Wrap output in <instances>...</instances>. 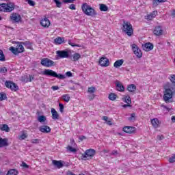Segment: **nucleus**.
Instances as JSON below:
<instances>
[{"instance_id": "c9c22d12", "label": "nucleus", "mask_w": 175, "mask_h": 175, "mask_svg": "<svg viewBox=\"0 0 175 175\" xmlns=\"http://www.w3.org/2000/svg\"><path fill=\"white\" fill-rule=\"evenodd\" d=\"M0 12H5L6 13V3L0 4Z\"/></svg>"}, {"instance_id": "13d9d810", "label": "nucleus", "mask_w": 175, "mask_h": 175, "mask_svg": "<svg viewBox=\"0 0 175 175\" xmlns=\"http://www.w3.org/2000/svg\"><path fill=\"white\" fill-rule=\"evenodd\" d=\"M111 155H113L114 157H116V155H118V151L117 150H113L111 153Z\"/></svg>"}, {"instance_id": "7ed1b4c3", "label": "nucleus", "mask_w": 175, "mask_h": 175, "mask_svg": "<svg viewBox=\"0 0 175 175\" xmlns=\"http://www.w3.org/2000/svg\"><path fill=\"white\" fill-rule=\"evenodd\" d=\"M82 11L86 16H91L94 17V16H96V12H95V9L92 8L90 5L87 3H83L81 6Z\"/></svg>"}, {"instance_id": "603ef678", "label": "nucleus", "mask_w": 175, "mask_h": 175, "mask_svg": "<svg viewBox=\"0 0 175 175\" xmlns=\"http://www.w3.org/2000/svg\"><path fill=\"white\" fill-rule=\"evenodd\" d=\"M59 111L60 113H64V105L62 103H59Z\"/></svg>"}, {"instance_id": "052dcab7", "label": "nucleus", "mask_w": 175, "mask_h": 175, "mask_svg": "<svg viewBox=\"0 0 175 175\" xmlns=\"http://www.w3.org/2000/svg\"><path fill=\"white\" fill-rule=\"evenodd\" d=\"M51 90H53V91H57V90H59V87H58V86H52Z\"/></svg>"}, {"instance_id": "2eb2a0df", "label": "nucleus", "mask_w": 175, "mask_h": 175, "mask_svg": "<svg viewBox=\"0 0 175 175\" xmlns=\"http://www.w3.org/2000/svg\"><path fill=\"white\" fill-rule=\"evenodd\" d=\"M5 10L6 13H10V12H13V10H14V3L12 2L5 3Z\"/></svg>"}, {"instance_id": "c756f323", "label": "nucleus", "mask_w": 175, "mask_h": 175, "mask_svg": "<svg viewBox=\"0 0 175 175\" xmlns=\"http://www.w3.org/2000/svg\"><path fill=\"white\" fill-rule=\"evenodd\" d=\"M127 90L128 91H129V92H135V91H136V85H135L134 84L129 85L127 87Z\"/></svg>"}, {"instance_id": "f257e3e1", "label": "nucleus", "mask_w": 175, "mask_h": 175, "mask_svg": "<svg viewBox=\"0 0 175 175\" xmlns=\"http://www.w3.org/2000/svg\"><path fill=\"white\" fill-rule=\"evenodd\" d=\"M163 94V100L166 103H169L172 98H173V95H175V85H172L169 86L168 88H165Z\"/></svg>"}, {"instance_id": "473e14b6", "label": "nucleus", "mask_w": 175, "mask_h": 175, "mask_svg": "<svg viewBox=\"0 0 175 175\" xmlns=\"http://www.w3.org/2000/svg\"><path fill=\"white\" fill-rule=\"evenodd\" d=\"M109 100H116V99H117V95L114 93H111L109 95Z\"/></svg>"}, {"instance_id": "ea45409f", "label": "nucleus", "mask_w": 175, "mask_h": 175, "mask_svg": "<svg viewBox=\"0 0 175 175\" xmlns=\"http://www.w3.org/2000/svg\"><path fill=\"white\" fill-rule=\"evenodd\" d=\"M7 96L5 93H0V102H1V100H5Z\"/></svg>"}, {"instance_id": "4468645a", "label": "nucleus", "mask_w": 175, "mask_h": 175, "mask_svg": "<svg viewBox=\"0 0 175 175\" xmlns=\"http://www.w3.org/2000/svg\"><path fill=\"white\" fill-rule=\"evenodd\" d=\"M123 132L126 133H135L136 132V128L134 126H126L123 128Z\"/></svg>"}, {"instance_id": "5fc2aeb1", "label": "nucleus", "mask_w": 175, "mask_h": 175, "mask_svg": "<svg viewBox=\"0 0 175 175\" xmlns=\"http://www.w3.org/2000/svg\"><path fill=\"white\" fill-rule=\"evenodd\" d=\"M39 142H40L39 139H31V143H33V144H38Z\"/></svg>"}, {"instance_id": "09e8293b", "label": "nucleus", "mask_w": 175, "mask_h": 175, "mask_svg": "<svg viewBox=\"0 0 175 175\" xmlns=\"http://www.w3.org/2000/svg\"><path fill=\"white\" fill-rule=\"evenodd\" d=\"M169 162H170V163H174V162H175V154H174L172 157H171L169 159Z\"/></svg>"}, {"instance_id": "79ce46f5", "label": "nucleus", "mask_w": 175, "mask_h": 175, "mask_svg": "<svg viewBox=\"0 0 175 175\" xmlns=\"http://www.w3.org/2000/svg\"><path fill=\"white\" fill-rule=\"evenodd\" d=\"M21 166L23 167V169H29V165L27 164V163L23 161L21 164Z\"/></svg>"}, {"instance_id": "0e129e2a", "label": "nucleus", "mask_w": 175, "mask_h": 175, "mask_svg": "<svg viewBox=\"0 0 175 175\" xmlns=\"http://www.w3.org/2000/svg\"><path fill=\"white\" fill-rule=\"evenodd\" d=\"M95 98V94H92V96H89L90 100H92Z\"/></svg>"}, {"instance_id": "f8f14e48", "label": "nucleus", "mask_w": 175, "mask_h": 175, "mask_svg": "<svg viewBox=\"0 0 175 175\" xmlns=\"http://www.w3.org/2000/svg\"><path fill=\"white\" fill-rule=\"evenodd\" d=\"M56 54L59 58H69V52L68 51H57Z\"/></svg>"}, {"instance_id": "393cba45", "label": "nucleus", "mask_w": 175, "mask_h": 175, "mask_svg": "<svg viewBox=\"0 0 175 175\" xmlns=\"http://www.w3.org/2000/svg\"><path fill=\"white\" fill-rule=\"evenodd\" d=\"M7 146H8V139L0 138V148H2V147H6Z\"/></svg>"}, {"instance_id": "a19ab883", "label": "nucleus", "mask_w": 175, "mask_h": 175, "mask_svg": "<svg viewBox=\"0 0 175 175\" xmlns=\"http://www.w3.org/2000/svg\"><path fill=\"white\" fill-rule=\"evenodd\" d=\"M67 150H69L70 152H77V150L70 146H68L67 147Z\"/></svg>"}, {"instance_id": "49530a36", "label": "nucleus", "mask_w": 175, "mask_h": 175, "mask_svg": "<svg viewBox=\"0 0 175 175\" xmlns=\"http://www.w3.org/2000/svg\"><path fill=\"white\" fill-rule=\"evenodd\" d=\"M136 117V113H133L130 118H129V121H135Z\"/></svg>"}, {"instance_id": "6e6552de", "label": "nucleus", "mask_w": 175, "mask_h": 175, "mask_svg": "<svg viewBox=\"0 0 175 175\" xmlns=\"http://www.w3.org/2000/svg\"><path fill=\"white\" fill-rule=\"evenodd\" d=\"M41 65L46 68H50L51 66H54L55 64L53 60H50L49 58H43L41 59Z\"/></svg>"}, {"instance_id": "c85d7f7f", "label": "nucleus", "mask_w": 175, "mask_h": 175, "mask_svg": "<svg viewBox=\"0 0 175 175\" xmlns=\"http://www.w3.org/2000/svg\"><path fill=\"white\" fill-rule=\"evenodd\" d=\"M80 58H81V55H80V53H75L73 56H72V61H74L75 62H76L77 61H79V59H80Z\"/></svg>"}, {"instance_id": "37998d69", "label": "nucleus", "mask_w": 175, "mask_h": 175, "mask_svg": "<svg viewBox=\"0 0 175 175\" xmlns=\"http://www.w3.org/2000/svg\"><path fill=\"white\" fill-rule=\"evenodd\" d=\"M88 92H89V94H94L95 92V87L88 88Z\"/></svg>"}, {"instance_id": "6e6d98bb", "label": "nucleus", "mask_w": 175, "mask_h": 175, "mask_svg": "<svg viewBox=\"0 0 175 175\" xmlns=\"http://www.w3.org/2000/svg\"><path fill=\"white\" fill-rule=\"evenodd\" d=\"M66 76L67 77H72V76H73V74H72L70 71H68L66 72Z\"/></svg>"}, {"instance_id": "423d86ee", "label": "nucleus", "mask_w": 175, "mask_h": 175, "mask_svg": "<svg viewBox=\"0 0 175 175\" xmlns=\"http://www.w3.org/2000/svg\"><path fill=\"white\" fill-rule=\"evenodd\" d=\"M10 51H12L13 54L16 55V54H20V53H24V46L21 42H18L16 48L14 46L10 47Z\"/></svg>"}, {"instance_id": "20e7f679", "label": "nucleus", "mask_w": 175, "mask_h": 175, "mask_svg": "<svg viewBox=\"0 0 175 175\" xmlns=\"http://www.w3.org/2000/svg\"><path fill=\"white\" fill-rule=\"evenodd\" d=\"M122 31L124 32L126 35H128V36H132V35H133V28L129 22L123 21Z\"/></svg>"}, {"instance_id": "0eeeda50", "label": "nucleus", "mask_w": 175, "mask_h": 175, "mask_svg": "<svg viewBox=\"0 0 175 175\" xmlns=\"http://www.w3.org/2000/svg\"><path fill=\"white\" fill-rule=\"evenodd\" d=\"M131 49L136 55L137 58H142L143 57V53H142V50L139 49V46L136 45V44H131Z\"/></svg>"}, {"instance_id": "e2e57ef3", "label": "nucleus", "mask_w": 175, "mask_h": 175, "mask_svg": "<svg viewBox=\"0 0 175 175\" xmlns=\"http://www.w3.org/2000/svg\"><path fill=\"white\" fill-rule=\"evenodd\" d=\"M86 139V137H85V136H84V135H81V136L79 137V139H80L81 142H83V140H84V139Z\"/></svg>"}, {"instance_id": "6ab92c4d", "label": "nucleus", "mask_w": 175, "mask_h": 175, "mask_svg": "<svg viewBox=\"0 0 175 175\" xmlns=\"http://www.w3.org/2000/svg\"><path fill=\"white\" fill-rule=\"evenodd\" d=\"M52 163L53 165H54V166H56L57 169H61L62 167H64V163H62V161L53 160Z\"/></svg>"}, {"instance_id": "5701e85b", "label": "nucleus", "mask_w": 175, "mask_h": 175, "mask_svg": "<svg viewBox=\"0 0 175 175\" xmlns=\"http://www.w3.org/2000/svg\"><path fill=\"white\" fill-rule=\"evenodd\" d=\"M0 131L3 132H10V129L8 124H0Z\"/></svg>"}, {"instance_id": "bb28decb", "label": "nucleus", "mask_w": 175, "mask_h": 175, "mask_svg": "<svg viewBox=\"0 0 175 175\" xmlns=\"http://www.w3.org/2000/svg\"><path fill=\"white\" fill-rule=\"evenodd\" d=\"M122 100L127 105H131V103H132V100L131 99V96H126L123 97Z\"/></svg>"}, {"instance_id": "b1692460", "label": "nucleus", "mask_w": 175, "mask_h": 175, "mask_svg": "<svg viewBox=\"0 0 175 175\" xmlns=\"http://www.w3.org/2000/svg\"><path fill=\"white\" fill-rule=\"evenodd\" d=\"M151 124L154 128H158L159 126V120L158 118L152 119Z\"/></svg>"}, {"instance_id": "bf43d9fd", "label": "nucleus", "mask_w": 175, "mask_h": 175, "mask_svg": "<svg viewBox=\"0 0 175 175\" xmlns=\"http://www.w3.org/2000/svg\"><path fill=\"white\" fill-rule=\"evenodd\" d=\"M21 43H22V44H23L24 46H31V44L28 41L21 42Z\"/></svg>"}, {"instance_id": "ddd939ff", "label": "nucleus", "mask_w": 175, "mask_h": 175, "mask_svg": "<svg viewBox=\"0 0 175 175\" xmlns=\"http://www.w3.org/2000/svg\"><path fill=\"white\" fill-rule=\"evenodd\" d=\"M142 49L144 51H151L154 49V44L151 42H147L144 44H142Z\"/></svg>"}, {"instance_id": "a878e982", "label": "nucleus", "mask_w": 175, "mask_h": 175, "mask_svg": "<svg viewBox=\"0 0 175 175\" xmlns=\"http://www.w3.org/2000/svg\"><path fill=\"white\" fill-rule=\"evenodd\" d=\"M122 64H124V59H122L120 60H117L113 64V66H114V68H120V66H121L122 65Z\"/></svg>"}, {"instance_id": "9d476101", "label": "nucleus", "mask_w": 175, "mask_h": 175, "mask_svg": "<svg viewBox=\"0 0 175 175\" xmlns=\"http://www.w3.org/2000/svg\"><path fill=\"white\" fill-rule=\"evenodd\" d=\"M99 64L100 66L107 68L110 65V61L106 57H102L99 60Z\"/></svg>"}, {"instance_id": "2f4dec72", "label": "nucleus", "mask_w": 175, "mask_h": 175, "mask_svg": "<svg viewBox=\"0 0 175 175\" xmlns=\"http://www.w3.org/2000/svg\"><path fill=\"white\" fill-rule=\"evenodd\" d=\"M167 0H153L152 3L153 6L157 7L159 3H162L163 2H166Z\"/></svg>"}, {"instance_id": "dca6fc26", "label": "nucleus", "mask_w": 175, "mask_h": 175, "mask_svg": "<svg viewBox=\"0 0 175 175\" xmlns=\"http://www.w3.org/2000/svg\"><path fill=\"white\" fill-rule=\"evenodd\" d=\"M39 130L40 132H42V133H50L51 132L50 126L45 125L40 126Z\"/></svg>"}, {"instance_id": "cd10ccee", "label": "nucleus", "mask_w": 175, "mask_h": 175, "mask_svg": "<svg viewBox=\"0 0 175 175\" xmlns=\"http://www.w3.org/2000/svg\"><path fill=\"white\" fill-rule=\"evenodd\" d=\"M158 12L157 11H153L150 14L147 16V20H152V18H155Z\"/></svg>"}, {"instance_id": "9b49d317", "label": "nucleus", "mask_w": 175, "mask_h": 175, "mask_svg": "<svg viewBox=\"0 0 175 175\" xmlns=\"http://www.w3.org/2000/svg\"><path fill=\"white\" fill-rule=\"evenodd\" d=\"M10 18L12 23H20L21 21V16L17 13L12 14Z\"/></svg>"}, {"instance_id": "69168bd1", "label": "nucleus", "mask_w": 175, "mask_h": 175, "mask_svg": "<svg viewBox=\"0 0 175 175\" xmlns=\"http://www.w3.org/2000/svg\"><path fill=\"white\" fill-rule=\"evenodd\" d=\"M157 139H159V140H162V139H163V135H157Z\"/></svg>"}, {"instance_id": "4be33fe9", "label": "nucleus", "mask_w": 175, "mask_h": 175, "mask_svg": "<svg viewBox=\"0 0 175 175\" xmlns=\"http://www.w3.org/2000/svg\"><path fill=\"white\" fill-rule=\"evenodd\" d=\"M55 44H62L65 43V38L57 37L54 40Z\"/></svg>"}, {"instance_id": "a211bd4d", "label": "nucleus", "mask_w": 175, "mask_h": 175, "mask_svg": "<svg viewBox=\"0 0 175 175\" xmlns=\"http://www.w3.org/2000/svg\"><path fill=\"white\" fill-rule=\"evenodd\" d=\"M40 24L44 28H49V27H50V21L49 18H44L41 21Z\"/></svg>"}, {"instance_id": "58836bf2", "label": "nucleus", "mask_w": 175, "mask_h": 175, "mask_svg": "<svg viewBox=\"0 0 175 175\" xmlns=\"http://www.w3.org/2000/svg\"><path fill=\"white\" fill-rule=\"evenodd\" d=\"M8 173H9L10 175H16L18 174L17 171L14 169L9 170Z\"/></svg>"}, {"instance_id": "f704fd0d", "label": "nucleus", "mask_w": 175, "mask_h": 175, "mask_svg": "<svg viewBox=\"0 0 175 175\" xmlns=\"http://www.w3.org/2000/svg\"><path fill=\"white\" fill-rule=\"evenodd\" d=\"M0 61H6V59L5 58V54L3 53V51H2L1 49H0Z\"/></svg>"}, {"instance_id": "4c0bfd02", "label": "nucleus", "mask_w": 175, "mask_h": 175, "mask_svg": "<svg viewBox=\"0 0 175 175\" xmlns=\"http://www.w3.org/2000/svg\"><path fill=\"white\" fill-rule=\"evenodd\" d=\"M53 2L56 3L57 8H62V3L59 1V0H53Z\"/></svg>"}, {"instance_id": "3c124183", "label": "nucleus", "mask_w": 175, "mask_h": 175, "mask_svg": "<svg viewBox=\"0 0 175 175\" xmlns=\"http://www.w3.org/2000/svg\"><path fill=\"white\" fill-rule=\"evenodd\" d=\"M8 72V68L6 67L0 68V73H6Z\"/></svg>"}, {"instance_id": "e433bc0d", "label": "nucleus", "mask_w": 175, "mask_h": 175, "mask_svg": "<svg viewBox=\"0 0 175 175\" xmlns=\"http://www.w3.org/2000/svg\"><path fill=\"white\" fill-rule=\"evenodd\" d=\"M38 121H39V122H44L46 121V116H39L38 118Z\"/></svg>"}, {"instance_id": "a18cd8bd", "label": "nucleus", "mask_w": 175, "mask_h": 175, "mask_svg": "<svg viewBox=\"0 0 175 175\" xmlns=\"http://www.w3.org/2000/svg\"><path fill=\"white\" fill-rule=\"evenodd\" d=\"M26 2H27L28 5H29L30 6H35L36 3L35 1H32V0H25Z\"/></svg>"}, {"instance_id": "412c9836", "label": "nucleus", "mask_w": 175, "mask_h": 175, "mask_svg": "<svg viewBox=\"0 0 175 175\" xmlns=\"http://www.w3.org/2000/svg\"><path fill=\"white\" fill-rule=\"evenodd\" d=\"M116 84L117 91H120V92H124V91H125V88L120 81H116Z\"/></svg>"}, {"instance_id": "c03bdc74", "label": "nucleus", "mask_w": 175, "mask_h": 175, "mask_svg": "<svg viewBox=\"0 0 175 175\" xmlns=\"http://www.w3.org/2000/svg\"><path fill=\"white\" fill-rule=\"evenodd\" d=\"M68 44H70V46H72V47H81V46H80L79 44H75L74 43H72V41H70V40H68Z\"/></svg>"}, {"instance_id": "7c9ffc66", "label": "nucleus", "mask_w": 175, "mask_h": 175, "mask_svg": "<svg viewBox=\"0 0 175 175\" xmlns=\"http://www.w3.org/2000/svg\"><path fill=\"white\" fill-rule=\"evenodd\" d=\"M100 12H107L109 8L105 4H100Z\"/></svg>"}, {"instance_id": "f03ea898", "label": "nucleus", "mask_w": 175, "mask_h": 175, "mask_svg": "<svg viewBox=\"0 0 175 175\" xmlns=\"http://www.w3.org/2000/svg\"><path fill=\"white\" fill-rule=\"evenodd\" d=\"M44 76H51V77H56V79H59L60 80H64L66 77L62 74H57L55 71L50 69H45L42 72Z\"/></svg>"}, {"instance_id": "680f3d73", "label": "nucleus", "mask_w": 175, "mask_h": 175, "mask_svg": "<svg viewBox=\"0 0 175 175\" xmlns=\"http://www.w3.org/2000/svg\"><path fill=\"white\" fill-rule=\"evenodd\" d=\"M66 175H76V174H73V172H70V171H67V172H66Z\"/></svg>"}, {"instance_id": "aec40b11", "label": "nucleus", "mask_w": 175, "mask_h": 175, "mask_svg": "<svg viewBox=\"0 0 175 175\" xmlns=\"http://www.w3.org/2000/svg\"><path fill=\"white\" fill-rule=\"evenodd\" d=\"M51 112L52 113V119L53 120H58L59 118V115H58V112L54 108H51Z\"/></svg>"}, {"instance_id": "1a4fd4ad", "label": "nucleus", "mask_w": 175, "mask_h": 175, "mask_svg": "<svg viewBox=\"0 0 175 175\" xmlns=\"http://www.w3.org/2000/svg\"><path fill=\"white\" fill-rule=\"evenodd\" d=\"M5 85L7 87V88L12 90V91H17L18 90V86H17V84L10 81H6Z\"/></svg>"}, {"instance_id": "338daca9", "label": "nucleus", "mask_w": 175, "mask_h": 175, "mask_svg": "<svg viewBox=\"0 0 175 175\" xmlns=\"http://www.w3.org/2000/svg\"><path fill=\"white\" fill-rule=\"evenodd\" d=\"M32 80H35V77L32 75H29V81H32Z\"/></svg>"}, {"instance_id": "39448f33", "label": "nucleus", "mask_w": 175, "mask_h": 175, "mask_svg": "<svg viewBox=\"0 0 175 175\" xmlns=\"http://www.w3.org/2000/svg\"><path fill=\"white\" fill-rule=\"evenodd\" d=\"M95 150L94 149H88L85 151V153L82 154L81 159L83 161H88V159H91L95 155Z\"/></svg>"}, {"instance_id": "8fccbe9b", "label": "nucleus", "mask_w": 175, "mask_h": 175, "mask_svg": "<svg viewBox=\"0 0 175 175\" xmlns=\"http://www.w3.org/2000/svg\"><path fill=\"white\" fill-rule=\"evenodd\" d=\"M170 80L171 83H173L174 84H175V75H171Z\"/></svg>"}, {"instance_id": "774afa93", "label": "nucleus", "mask_w": 175, "mask_h": 175, "mask_svg": "<svg viewBox=\"0 0 175 175\" xmlns=\"http://www.w3.org/2000/svg\"><path fill=\"white\" fill-rule=\"evenodd\" d=\"M171 120L172 122H175V116H172Z\"/></svg>"}, {"instance_id": "72a5a7b5", "label": "nucleus", "mask_w": 175, "mask_h": 175, "mask_svg": "<svg viewBox=\"0 0 175 175\" xmlns=\"http://www.w3.org/2000/svg\"><path fill=\"white\" fill-rule=\"evenodd\" d=\"M62 99L64 102H69L70 100V96H69V94H64L62 96Z\"/></svg>"}, {"instance_id": "de8ad7c7", "label": "nucleus", "mask_w": 175, "mask_h": 175, "mask_svg": "<svg viewBox=\"0 0 175 175\" xmlns=\"http://www.w3.org/2000/svg\"><path fill=\"white\" fill-rule=\"evenodd\" d=\"M28 135L25 133H23L21 136H19V140H24V139H27Z\"/></svg>"}, {"instance_id": "f3484780", "label": "nucleus", "mask_w": 175, "mask_h": 175, "mask_svg": "<svg viewBox=\"0 0 175 175\" xmlns=\"http://www.w3.org/2000/svg\"><path fill=\"white\" fill-rule=\"evenodd\" d=\"M154 34L156 36H161V35H162V33H163V30H162V27L161 26H157L155 28H154Z\"/></svg>"}, {"instance_id": "4d7b16f0", "label": "nucleus", "mask_w": 175, "mask_h": 175, "mask_svg": "<svg viewBox=\"0 0 175 175\" xmlns=\"http://www.w3.org/2000/svg\"><path fill=\"white\" fill-rule=\"evenodd\" d=\"M69 9H71V10H76V5L75 4H70Z\"/></svg>"}, {"instance_id": "864d4df0", "label": "nucleus", "mask_w": 175, "mask_h": 175, "mask_svg": "<svg viewBox=\"0 0 175 175\" xmlns=\"http://www.w3.org/2000/svg\"><path fill=\"white\" fill-rule=\"evenodd\" d=\"M63 3H73L75 0H63Z\"/></svg>"}]
</instances>
